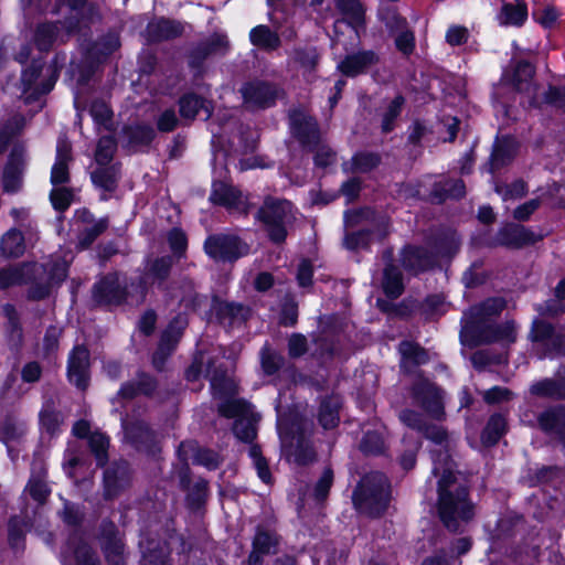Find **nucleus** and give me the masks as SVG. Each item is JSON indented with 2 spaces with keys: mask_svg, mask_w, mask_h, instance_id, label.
Wrapping results in <instances>:
<instances>
[{
  "mask_svg": "<svg viewBox=\"0 0 565 565\" xmlns=\"http://www.w3.org/2000/svg\"><path fill=\"white\" fill-rule=\"evenodd\" d=\"M401 422L433 440L439 449L431 450L433 475L438 479V512L445 526L450 531H457L461 522H467L473 516V507L467 498V489L460 482L454 471V465L443 443L447 435L436 425L427 424L422 414L414 411H403Z\"/></svg>",
  "mask_w": 565,
  "mask_h": 565,
  "instance_id": "obj_1",
  "label": "nucleus"
},
{
  "mask_svg": "<svg viewBox=\"0 0 565 565\" xmlns=\"http://www.w3.org/2000/svg\"><path fill=\"white\" fill-rule=\"evenodd\" d=\"M203 354L194 359L186 371V379L193 381L202 374L209 376L213 396L221 401L218 404L220 414L228 418L235 417L236 420L233 426L235 436L242 441H252L256 436L257 418L250 405L235 398L237 385L232 376L225 372L212 370L211 364L205 366Z\"/></svg>",
  "mask_w": 565,
  "mask_h": 565,
  "instance_id": "obj_2",
  "label": "nucleus"
},
{
  "mask_svg": "<svg viewBox=\"0 0 565 565\" xmlns=\"http://www.w3.org/2000/svg\"><path fill=\"white\" fill-rule=\"evenodd\" d=\"M73 256L68 253L62 260L47 264L25 263L4 268L0 270V289L14 285H26L29 299H44L65 280Z\"/></svg>",
  "mask_w": 565,
  "mask_h": 565,
  "instance_id": "obj_3",
  "label": "nucleus"
},
{
  "mask_svg": "<svg viewBox=\"0 0 565 565\" xmlns=\"http://www.w3.org/2000/svg\"><path fill=\"white\" fill-rule=\"evenodd\" d=\"M504 307L505 301L502 298H491L465 312L461 318V343L473 348L491 342H514L516 330L512 322L495 327L491 324L492 317L499 315Z\"/></svg>",
  "mask_w": 565,
  "mask_h": 565,
  "instance_id": "obj_4",
  "label": "nucleus"
},
{
  "mask_svg": "<svg viewBox=\"0 0 565 565\" xmlns=\"http://www.w3.org/2000/svg\"><path fill=\"white\" fill-rule=\"evenodd\" d=\"M390 484L381 472L365 476L353 493L355 508L369 515H379L385 511L390 502Z\"/></svg>",
  "mask_w": 565,
  "mask_h": 565,
  "instance_id": "obj_5",
  "label": "nucleus"
},
{
  "mask_svg": "<svg viewBox=\"0 0 565 565\" xmlns=\"http://www.w3.org/2000/svg\"><path fill=\"white\" fill-rule=\"evenodd\" d=\"M173 267L172 256L147 257L136 285V302L145 300L150 288H163Z\"/></svg>",
  "mask_w": 565,
  "mask_h": 565,
  "instance_id": "obj_6",
  "label": "nucleus"
},
{
  "mask_svg": "<svg viewBox=\"0 0 565 565\" xmlns=\"http://www.w3.org/2000/svg\"><path fill=\"white\" fill-rule=\"evenodd\" d=\"M291 203L286 200H267L258 211V218L264 222L271 241L280 243L286 238V225L291 221Z\"/></svg>",
  "mask_w": 565,
  "mask_h": 565,
  "instance_id": "obj_7",
  "label": "nucleus"
},
{
  "mask_svg": "<svg viewBox=\"0 0 565 565\" xmlns=\"http://www.w3.org/2000/svg\"><path fill=\"white\" fill-rule=\"evenodd\" d=\"M206 254L215 260H234L247 254L248 247L234 235L217 234L206 238Z\"/></svg>",
  "mask_w": 565,
  "mask_h": 565,
  "instance_id": "obj_8",
  "label": "nucleus"
},
{
  "mask_svg": "<svg viewBox=\"0 0 565 565\" xmlns=\"http://www.w3.org/2000/svg\"><path fill=\"white\" fill-rule=\"evenodd\" d=\"M127 297L136 301V285L131 284L130 289L122 288L117 274L106 276L94 287V299L98 303H120Z\"/></svg>",
  "mask_w": 565,
  "mask_h": 565,
  "instance_id": "obj_9",
  "label": "nucleus"
},
{
  "mask_svg": "<svg viewBox=\"0 0 565 565\" xmlns=\"http://www.w3.org/2000/svg\"><path fill=\"white\" fill-rule=\"evenodd\" d=\"M414 398L433 418L439 419L444 414L440 391L425 379H420L414 387Z\"/></svg>",
  "mask_w": 565,
  "mask_h": 565,
  "instance_id": "obj_10",
  "label": "nucleus"
},
{
  "mask_svg": "<svg viewBox=\"0 0 565 565\" xmlns=\"http://www.w3.org/2000/svg\"><path fill=\"white\" fill-rule=\"evenodd\" d=\"M23 169L24 149L15 146L11 150L2 175V189L6 193H15L21 189Z\"/></svg>",
  "mask_w": 565,
  "mask_h": 565,
  "instance_id": "obj_11",
  "label": "nucleus"
},
{
  "mask_svg": "<svg viewBox=\"0 0 565 565\" xmlns=\"http://www.w3.org/2000/svg\"><path fill=\"white\" fill-rule=\"evenodd\" d=\"M241 92L244 104L249 109L270 107L276 98V89L262 82L248 83Z\"/></svg>",
  "mask_w": 565,
  "mask_h": 565,
  "instance_id": "obj_12",
  "label": "nucleus"
},
{
  "mask_svg": "<svg viewBox=\"0 0 565 565\" xmlns=\"http://www.w3.org/2000/svg\"><path fill=\"white\" fill-rule=\"evenodd\" d=\"M290 128L294 135L305 145L317 143L319 131L317 122L303 110L295 109L289 115Z\"/></svg>",
  "mask_w": 565,
  "mask_h": 565,
  "instance_id": "obj_13",
  "label": "nucleus"
},
{
  "mask_svg": "<svg viewBox=\"0 0 565 565\" xmlns=\"http://www.w3.org/2000/svg\"><path fill=\"white\" fill-rule=\"evenodd\" d=\"M184 457L185 460H191L192 463L202 466L209 470L216 469L222 462V457L218 452L202 448L194 443H183L179 445V457Z\"/></svg>",
  "mask_w": 565,
  "mask_h": 565,
  "instance_id": "obj_14",
  "label": "nucleus"
},
{
  "mask_svg": "<svg viewBox=\"0 0 565 565\" xmlns=\"http://www.w3.org/2000/svg\"><path fill=\"white\" fill-rule=\"evenodd\" d=\"M211 200L231 210L246 211V200L242 192L222 181L213 182Z\"/></svg>",
  "mask_w": 565,
  "mask_h": 565,
  "instance_id": "obj_15",
  "label": "nucleus"
},
{
  "mask_svg": "<svg viewBox=\"0 0 565 565\" xmlns=\"http://www.w3.org/2000/svg\"><path fill=\"white\" fill-rule=\"evenodd\" d=\"M89 353L84 347H76L68 359V379L79 388L88 383Z\"/></svg>",
  "mask_w": 565,
  "mask_h": 565,
  "instance_id": "obj_16",
  "label": "nucleus"
},
{
  "mask_svg": "<svg viewBox=\"0 0 565 565\" xmlns=\"http://www.w3.org/2000/svg\"><path fill=\"white\" fill-rule=\"evenodd\" d=\"M72 147L67 139L60 138L56 147V158L51 170V182L54 186L68 181V163L72 160Z\"/></svg>",
  "mask_w": 565,
  "mask_h": 565,
  "instance_id": "obj_17",
  "label": "nucleus"
},
{
  "mask_svg": "<svg viewBox=\"0 0 565 565\" xmlns=\"http://www.w3.org/2000/svg\"><path fill=\"white\" fill-rule=\"evenodd\" d=\"M541 429L565 445V407L550 408L539 417Z\"/></svg>",
  "mask_w": 565,
  "mask_h": 565,
  "instance_id": "obj_18",
  "label": "nucleus"
},
{
  "mask_svg": "<svg viewBox=\"0 0 565 565\" xmlns=\"http://www.w3.org/2000/svg\"><path fill=\"white\" fill-rule=\"evenodd\" d=\"M534 242V233L518 224H510L502 227L497 236L498 244L513 248H519Z\"/></svg>",
  "mask_w": 565,
  "mask_h": 565,
  "instance_id": "obj_19",
  "label": "nucleus"
},
{
  "mask_svg": "<svg viewBox=\"0 0 565 565\" xmlns=\"http://www.w3.org/2000/svg\"><path fill=\"white\" fill-rule=\"evenodd\" d=\"M77 217L82 218V224L77 226L81 232L78 244L81 248H86L107 228L108 221L107 218L93 221L92 215L86 211L78 213Z\"/></svg>",
  "mask_w": 565,
  "mask_h": 565,
  "instance_id": "obj_20",
  "label": "nucleus"
},
{
  "mask_svg": "<svg viewBox=\"0 0 565 565\" xmlns=\"http://www.w3.org/2000/svg\"><path fill=\"white\" fill-rule=\"evenodd\" d=\"M533 75V66L527 62H520L515 65L512 75H504L503 78L504 81L511 83L519 92H524L529 94V103L531 106H537L539 103L531 96L532 92L535 89L531 84Z\"/></svg>",
  "mask_w": 565,
  "mask_h": 565,
  "instance_id": "obj_21",
  "label": "nucleus"
},
{
  "mask_svg": "<svg viewBox=\"0 0 565 565\" xmlns=\"http://www.w3.org/2000/svg\"><path fill=\"white\" fill-rule=\"evenodd\" d=\"M278 540L271 532L258 530L254 541L253 550L248 556V565H260L263 556L276 552Z\"/></svg>",
  "mask_w": 565,
  "mask_h": 565,
  "instance_id": "obj_22",
  "label": "nucleus"
},
{
  "mask_svg": "<svg viewBox=\"0 0 565 565\" xmlns=\"http://www.w3.org/2000/svg\"><path fill=\"white\" fill-rule=\"evenodd\" d=\"M47 73H50V79L45 84H36V78L40 73V66L33 65L31 68L24 70L22 73V85L23 92H31V96L42 95L49 93L57 78V72L55 68L49 67Z\"/></svg>",
  "mask_w": 565,
  "mask_h": 565,
  "instance_id": "obj_23",
  "label": "nucleus"
},
{
  "mask_svg": "<svg viewBox=\"0 0 565 565\" xmlns=\"http://www.w3.org/2000/svg\"><path fill=\"white\" fill-rule=\"evenodd\" d=\"M434 263L435 260L433 255H430L425 248L407 247L403 250L402 264L406 269L414 274L430 268Z\"/></svg>",
  "mask_w": 565,
  "mask_h": 565,
  "instance_id": "obj_24",
  "label": "nucleus"
},
{
  "mask_svg": "<svg viewBox=\"0 0 565 565\" xmlns=\"http://www.w3.org/2000/svg\"><path fill=\"white\" fill-rule=\"evenodd\" d=\"M106 534L103 536V548L107 561L113 565L124 564V544L121 539L115 533L114 524H107Z\"/></svg>",
  "mask_w": 565,
  "mask_h": 565,
  "instance_id": "obj_25",
  "label": "nucleus"
},
{
  "mask_svg": "<svg viewBox=\"0 0 565 565\" xmlns=\"http://www.w3.org/2000/svg\"><path fill=\"white\" fill-rule=\"evenodd\" d=\"M536 338L543 342L547 350V355L551 358L565 355V335L561 333H554L553 328L546 323H540L537 326Z\"/></svg>",
  "mask_w": 565,
  "mask_h": 565,
  "instance_id": "obj_26",
  "label": "nucleus"
},
{
  "mask_svg": "<svg viewBox=\"0 0 565 565\" xmlns=\"http://www.w3.org/2000/svg\"><path fill=\"white\" fill-rule=\"evenodd\" d=\"M376 62V55L373 52H360L347 56L339 65V70L348 75L355 76L364 72L370 65Z\"/></svg>",
  "mask_w": 565,
  "mask_h": 565,
  "instance_id": "obj_27",
  "label": "nucleus"
},
{
  "mask_svg": "<svg viewBox=\"0 0 565 565\" xmlns=\"http://www.w3.org/2000/svg\"><path fill=\"white\" fill-rule=\"evenodd\" d=\"M228 47V40L224 34H213L206 42L199 45L192 53L193 65L198 64L201 60L211 54H224Z\"/></svg>",
  "mask_w": 565,
  "mask_h": 565,
  "instance_id": "obj_28",
  "label": "nucleus"
},
{
  "mask_svg": "<svg viewBox=\"0 0 565 565\" xmlns=\"http://www.w3.org/2000/svg\"><path fill=\"white\" fill-rule=\"evenodd\" d=\"M105 497L107 499L115 497L121 489L129 483V475L125 465L110 468L105 471Z\"/></svg>",
  "mask_w": 565,
  "mask_h": 565,
  "instance_id": "obj_29",
  "label": "nucleus"
},
{
  "mask_svg": "<svg viewBox=\"0 0 565 565\" xmlns=\"http://www.w3.org/2000/svg\"><path fill=\"white\" fill-rule=\"evenodd\" d=\"M497 18L501 25L521 26L527 18V7L520 0L514 4L504 3Z\"/></svg>",
  "mask_w": 565,
  "mask_h": 565,
  "instance_id": "obj_30",
  "label": "nucleus"
},
{
  "mask_svg": "<svg viewBox=\"0 0 565 565\" xmlns=\"http://www.w3.org/2000/svg\"><path fill=\"white\" fill-rule=\"evenodd\" d=\"M67 555H72L77 565H99L96 555L90 551L86 543L77 536L70 539L64 551V557H67Z\"/></svg>",
  "mask_w": 565,
  "mask_h": 565,
  "instance_id": "obj_31",
  "label": "nucleus"
},
{
  "mask_svg": "<svg viewBox=\"0 0 565 565\" xmlns=\"http://www.w3.org/2000/svg\"><path fill=\"white\" fill-rule=\"evenodd\" d=\"M179 114L185 119H193L203 114L204 119L210 118L211 110L206 102L196 95H185L179 100Z\"/></svg>",
  "mask_w": 565,
  "mask_h": 565,
  "instance_id": "obj_32",
  "label": "nucleus"
},
{
  "mask_svg": "<svg viewBox=\"0 0 565 565\" xmlns=\"http://www.w3.org/2000/svg\"><path fill=\"white\" fill-rule=\"evenodd\" d=\"M0 249L7 257L21 256L25 250V243L22 233L15 228L9 230L1 237Z\"/></svg>",
  "mask_w": 565,
  "mask_h": 565,
  "instance_id": "obj_33",
  "label": "nucleus"
},
{
  "mask_svg": "<svg viewBox=\"0 0 565 565\" xmlns=\"http://www.w3.org/2000/svg\"><path fill=\"white\" fill-rule=\"evenodd\" d=\"M398 351L402 356L401 366L405 370H408L413 365L423 364L428 360L427 353L417 344L409 341H403L398 347Z\"/></svg>",
  "mask_w": 565,
  "mask_h": 565,
  "instance_id": "obj_34",
  "label": "nucleus"
},
{
  "mask_svg": "<svg viewBox=\"0 0 565 565\" xmlns=\"http://www.w3.org/2000/svg\"><path fill=\"white\" fill-rule=\"evenodd\" d=\"M119 174L117 166H100L92 173V181L96 186L111 192L117 186Z\"/></svg>",
  "mask_w": 565,
  "mask_h": 565,
  "instance_id": "obj_35",
  "label": "nucleus"
},
{
  "mask_svg": "<svg viewBox=\"0 0 565 565\" xmlns=\"http://www.w3.org/2000/svg\"><path fill=\"white\" fill-rule=\"evenodd\" d=\"M531 393L542 397L565 398V380H542L531 386Z\"/></svg>",
  "mask_w": 565,
  "mask_h": 565,
  "instance_id": "obj_36",
  "label": "nucleus"
},
{
  "mask_svg": "<svg viewBox=\"0 0 565 565\" xmlns=\"http://www.w3.org/2000/svg\"><path fill=\"white\" fill-rule=\"evenodd\" d=\"M514 152L515 143L512 138H503L499 140L494 146V150L490 159L491 172L511 160Z\"/></svg>",
  "mask_w": 565,
  "mask_h": 565,
  "instance_id": "obj_37",
  "label": "nucleus"
},
{
  "mask_svg": "<svg viewBox=\"0 0 565 565\" xmlns=\"http://www.w3.org/2000/svg\"><path fill=\"white\" fill-rule=\"evenodd\" d=\"M340 405V398L337 396H332L321 403L319 422L324 429L334 428L338 425Z\"/></svg>",
  "mask_w": 565,
  "mask_h": 565,
  "instance_id": "obj_38",
  "label": "nucleus"
},
{
  "mask_svg": "<svg viewBox=\"0 0 565 565\" xmlns=\"http://www.w3.org/2000/svg\"><path fill=\"white\" fill-rule=\"evenodd\" d=\"M177 342V335L173 328H169L161 337L159 347L153 354V365L158 370H162L167 358L171 354Z\"/></svg>",
  "mask_w": 565,
  "mask_h": 565,
  "instance_id": "obj_39",
  "label": "nucleus"
},
{
  "mask_svg": "<svg viewBox=\"0 0 565 565\" xmlns=\"http://www.w3.org/2000/svg\"><path fill=\"white\" fill-rule=\"evenodd\" d=\"M507 422L501 415H493L490 417L482 435L481 440L486 446H492L499 441L505 433Z\"/></svg>",
  "mask_w": 565,
  "mask_h": 565,
  "instance_id": "obj_40",
  "label": "nucleus"
},
{
  "mask_svg": "<svg viewBox=\"0 0 565 565\" xmlns=\"http://www.w3.org/2000/svg\"><path fill=\"white\" fill-rule=\"evenodd\" d=\"M57 25L44 23L38 26L34 35V43L40 52H46L57 41Z\"/></svg>",
  "mask_w": 565,
  "mask_h": 565,
  "instance_id": "obj_41",
  "label": "nucleus"
},
{
  "mask_svg": "<svg viewBox=\"0 0 565 565\" xmlns=\"http://www.w3.org/2000/svg\"><path fill=\"white\" fill-rule=\"evenodd\" d=\"M252 43L265 50H274L279 45V38L265 25L254 28L249 33Z\"/></svg>",
  "mask_w": 565,
  "mask_h": 565,
  "instance_id": "obj_42",
  "label": "nucleus"
},
{
  "mask_svg": "<svg viewBox=\"0 0 565 565\" xmlns=\"http://www.w3.org/2000/svg\"><path fill=\"white\" fill-rule=\"evenodd\" d=\"M122 426L126 439L137 448L151 439V431L149 430L148 425L143 422H135L130 425L124 422Z\"/></svg>",
  "mask_w": 565,
  "mask_h": 565,
  "instance_id": "obj_43",
  "label": "nucleus"
},
{
  "mask_svg": "<svg viewBox=\"0 0 565 565\" xmlns=\"http://www.w3.org/2000/svg\"><path fill=\"white\" fill-rule=\"evenodd\" d=\"M383 289L390 298H397L403 291L402 275L392 265L386 266L384 269Z\"/></svg>",
  "mask_w": 565,
  "mask_h": 565,
  "instance_id": "obj_44",
  "label": "nucleus"
},
{
  "mask_svg": "<svg viewBox=\"0 0 565 565\" xmlns=\"http://www.w3.org/2000/svg\"><path fill=\"white\" fill-rule=\"evenodd\" d=\"M217 311L220 318L222 320L228 319L231 324L241 323L245 321L250 315L249 308L243 305L228 302L220 303Z\"/></svg>",
  "mask_w": 565,
  "mask_h": 565,
  "instance_id": "obj_45",
  "label": "nucleus"
},
{
  "mask_svg": "<svg viewBox=\"0 0 565 565\" xmlns=\"http://www.w3.org/2000/svg\"><path fill=\"white\" fill-rule=\"evenodd\" d=\"M465 195V184L461 180L446 181L438 184L433 193V200L441 202L448 198L459 199Z\"/></svg>",
  "mask_w": 565,
  "mask_h": 565,
  "instance_id": "obj_46",
  "label": "nucleus"
},
{
  "mask_svg": "<svg viewBox=\"0 0 565 565\" xmlns=\"http://www.w3.org/2000/svg\"><path fill=\"white\" fill-rule=\"evenodd\" d=\"M287 458L297 465H307L315 460L316 455L311 446L298 440L296 447H294L292 443L288 446Z\"/></svg>",
  "mask_w": 565,
  "mask_h": 565,
  "instance_id": "obj_47",
  "label": "nucleus"
},
{
  "mask_svg": "<svg viewBox=\"0 0 565 565\" xmlns=\"http://www.w3.org/2000/svg\"><path fill=\"white\" fill-rule=\"evenodd\" d=\"M119 46L120 41L118 34L109 33L94 45L92 55L99 61L110 55Z\"/></svg>",
  "mask_w": 565,
  "mask_h": 565,
  "instance_id": "obj_48",
  "label": "nucleus"
},
{
  "mask_svg": "<svg viewBox=\"0 0 565 565\" xmlns=\"http://www.w3.org/2000/svg\"><path fill=\"white\" fill-rule=\"evenodd\" d=\"M533 19L545 29L556 25L561 12L554 6H542L532 12Z\"/></svg>",
  "mask_w": 565,
  "mask_h": 565,
  "instance_id": "obj_49",
  "label": "nucleus"
},
{
  "mask_svg": "<svg viewBox=\"0 0 565 565\" xmlns=\"http://www.w3.org/2000/svg\"><path fill=\"white\" fill-rule=\"evenodd\" d=\"M116 142L113 137L105 136L98 141L95 160L99 166H107L115 153Z\"/></svg>",
  "mask_w": 565,
  "mask_h": 565,
  "instance_id": "obj_50",
  "label": "nucleus"
},
{
  "mask_svg": "<svg viewBox=\"0 0 565 565\" xmlns=\"http://www.w3.org/2000/svg\"><path fill=\"white\" fill-rule=\"evenodd\" d=\"M88 443L97 463L99 466L105 465L107 461L108 438L102 433H94L89 436Z\"/></svg>",
  "mask_w": 565,
  "mask_h": 565,
  "instance_id": "obj_51",
  "label": "nucleus"
},
{
  "mask_svg": "<svg viewBox=\"0 0 565 565\" xmlns=\"http://www.w3.org/2000/svg\"><path fill=\"white\" fill-rule=\"evenodd\" d=\"M172 23L163 19L150 22L147 26V35L150 41L167 39L172 34Z\"/></svg>",
  "mask_w": 565,
  "mask_h": 565,
  "instance_id": "obj_52",
  "label": "nucleus"
},
{
  "mask_svg": "<svg viewBox=\"0 0 565 565\" xmlns=\"http://www.w3.org/2000/svg\"><path fill=\"white\" fill-rule=\"evenodd\" d=\"M404 104L402 96H396L388 105L387 109L383 114L382 130L388 132L393 129V122L401 114Z\"/></svg>",
  "mask_w": 565,
  "mask_h": 565,
  "instance_id": "obj_53",
  "label": "nucleus"
},
{
  "mask_svg": "<svg viewBox=\"0 0 565 565\" xmlns=\"http://www.w3.org/2000/svg\"><path fill=\"white\" fill-rule=\"evenodd\" d=\"M153 391V384L148 376H142L140 382L136 385L134 383H126L121 386L119 394L122 397L131 398L138 393L150 394Z\"/></svg>",
  "mask_w": 565,
  "mask_h": 565,
  "instance_id": "obj_54",
  "label": "nucleus"
},
{
  "mask_svg": "<svg viewBox=\"0 0 565 565\" xmlns=\"http://www.w3.org/2000/svg\"><path fill=\"white\" fill-rule=\"evenodd\" d=\"M379 157L374 153L361 152L352 158L351 170L354 172H367L379 164Z\"/></svg>",
  "mask_w": 565,
  "mask_h": 565,
  "instance_id": "obj_55",
  "label": "nucleus"
},
{
  "mask_svg": "<svg viewBox=\"0 0 565 565\" xmlns=\"http://www.w3.org/2000/svg\"><path fill=\"white\" fill-rule=\"evenodd\" d=\"M73 198V192L67 188L54 186L50 194L51 202L57 211L66 210L71 205Z\"/></svg>",
  "mask_w": 565,
  "mask_h": 565,
  "instance_id": "obj_56",
  "label": "nucleus"
},
{
  "mask_svg": "<svg viewBox=\"0 0 565 565\" xmlns=\"http://www.w3.org/2000/svg\"><path fill=\"white\" fill-rule=\"evenodd\" d=\"M207 483L203 479L196 480L192 487L189 489L190 493L188 494L186 502L190 508L196 509L199 508L205 497H206Z\"/></svg>",
  "mask_w": 565,
  "mask_h": 565,
  "instance_id": "obj_57",
  "label": "nucleus"
},
{
  "mask_svg": "<svg viewBox=\"0 0 565 565\" xmlns=\"http://www.w3.org/2000/svg\"><path fill=\"white\" fill-rule=\"evenodd\" d=\"M384 449L383 436L377 431H369L363 437L361 450L365 454H380Z\"/></svg>",
  "mask_w": 565,
  "mask_h": 565,
  "instance_id": "obj_58",
  "label": "nucleus"
},
{
  "mask_svg": "<svg viewBox=\"0 0 565 565\" xmlns=\"http://www.w3.org/2000/svg\"><path fill=\"white\" fill-rule=\"evenodd\" d=\"M26 488L31 497L39 503H43L50 493L47 484L43 480L41 473L32 476Z\"/></svg>",
  "mask_w": 565,
  "mask_h": 565,
  "instance_id": "obj_59",
  "label": "nucleus"
},
{
  "mask_svg": "<svg viewBox=\"0 0 565 565\" xmlns=\"http://www.w3.org/2000/svg\"><path fill=\"white\" fill-rule=\"evenodd\" d=\"M249 456L253 459L254 466L257 470L258 477L265 482H270V472L268 470L266 460L262 457L258 446L249 447Z\"/></svg>",
  "mask_w": 565,
  "mask_h": 565,
  "instance_id": "obj_60",
  "label": "nucleus"
},
{
  "mask_svg": "<svg viewBox=\"0 0 565 565\" xmlns=\"http://www.w3.org/2000/svg\"><path fill=\"white\" fill-rule=\"evenodd\" d=\"M495 191L502 196L503 200L522 198L526 193L525 183L518 180L509 185H498Z\"/></svg>",
  "mask_w": 565,
  "mask_h": 565,
  "instance_id": "obj_61",
  "label": "nucleus"
},
{
  "mask_svg": "<svg viewBox=\"0 0 565 565\" xmlns=\"http://www.w3.org/2000/svg\"><path fill=\"white\" fill-rule=\"evenodd\" d=\"M469 31L461 25H451L446 32V42L451 45H461L468 41Z\"/></svg>",
  "mask_w": 565,
  "mask_h": 565,
  "instance_id": "obj_62",
  "label": "nucleus"
},
{
  "mask_svg": "<svg viewBox=\"0 0 565 565\" xmlns=\"http://www.w3.org/2000/svg\"><path fill=\"white\" fill-rule=\"evenodd\" d=\"M338 8L355 22H360L363 17V9L358 0H339Z\"/></svg>",
  "mask_w": 565,
  "mask_h": 565,
  "instance_id": "obj_63",
  "label": "nucleus"
},
{
  "mask_svg": "<svg viewBox=\"0 0 565 565\" xmlns=\"http://www.w3.org/2000/svg\"><path fill=\"white\" fill-rule=\"evenodd\" d=\"M545 103L565 110V87H550L545 94Z\"/></svg>",
  "mask_w": 565,
  "mask_h": 565,
  "instance_id": "obj_64",
  "label": "nucleus"
}]
</instances>
